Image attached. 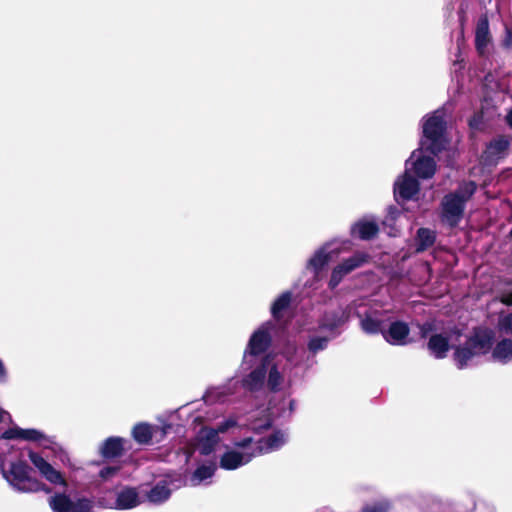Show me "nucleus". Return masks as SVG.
I'll return each instance as SVG.
<instances>
[{"instance_id": "obj_41", "label": "nucleus", "mask_w": 512, "mask_h": 512, "mask_svg": "<svg viewBox=\"0 0 512 512\" xmlns=\"http://www.w3.org/2000/svg\"><path fill=\"white\" fill-rule=\"evenodd\" d=\"M252 442H253V438L252 437H246V438L241 439L240 441L235 442L234 446L238 447V448H246Z\"/></svg>"}, {"instance_id": "obj_40", "label": "nucleus", "mask_w": 512, "mask_h": 512, "mask_svg": "<svg viewBox=\"0 0 512 512\" xmlns=\"http://www.w3.org/2000/svg\"><path fill=\"white\" fill-rule=\"evenodd\" d=\"M236 424L235 420L228 419L219 423L216 430L218 433H225L229 428L236 426Z\"/></svg>"}, {"instance_id": "obj_25", "label": "nucleus", "mask_w": 512, "mask_h": 512, "mask_svg": "<svg viewBox=\"0 0 512 512\" xmlns=\"http://www.w3.org/2000/svg\"><path fill=\"white\" fill-rule=\"evenodd\" d=\"M345 322L343 316L336 313H326L321 320L319 327L328 331H334Z\"/></svg>"}, {"instance_id": "obj_24", "label": "nucleus", "mask_w": 512, "mask_h": 512, "mask_svg": "<svg viewBox=\"0 0 512 512\" xmlns=\"http://www.w3.org/2000/svg\"><path fill=\"white\" fill-rule=\"evenodd\" d=\"M218 441V431L214 429H210L205 437L202 439L199 452L201 455L207 456L210 455L214 450Z\"/></svg>"}, {"instance_id": "obj_6", "label": "nucleus", "mask_w": 512, "mask_h": 512, "mask_svg": "<svg viewBox=\"0 0 512 512\" xmlns=\"http://www.w3.org/2000/svg\"><path fill=\"white\" fill-rule=\"evenodd\" d=\"M104 500L105 499L99 500L101 506L119 510L133 509L140 503L139 494L137 490L132 487L123 488L116 494V498L107 504L104 503Z\"/></svg>"}, {"instance_id": "obj_9", "label": "nucleus", "mask_w": 512, "mask_h": 512, "mask_svg": "<svg viewBox=\"0 0 512 512\" xmlns=\"http://www.w3.org/2000/svg\"><path fill=\"white\" fill-rule=\"evenodd\" d=\"M409 333L410 329L406 323L396 321L390 325L387 331L383 332V337L392 345L403 346L409 342Z\"/></svg>"}, {"instance_id": "obj_36", "label": "nucleus", "mask_w": 512, "mask_h": 512, "mask_svg": "<svg viewBox=\"0 0 512 512\" xmlns=\"http://www.w3.org/2000/svg\"><path fill=\"white\" fill-rule=\"evenodd\" d=\"M23 430H24L23 428H20L18 426L8 428L1 434L0 438L7 439V440H11V439H21L22 440Z\"/></svg>"}, {"instance_id": "obj_2", "label": "nucleus", "mask_w": 512, "mask_h": 512, "mask_svg": "<svg viewBox=\"0 0 512 512\" xmlns=\"http://www.w3.org/2000/svg\"><path fill=\"white\" fill-rule=\"evenodd\" d=\"M493 332L489 329H478L454 352V361L459 369L467 367L475 357L488 353L493 342Z\"/></svg>"}, {"instance_id": "obj_30", "label": "nucleus", "mask_w": 512, "mask_h": 512, "mask_svg": "<svg viewBox=\"0 0 512 512\" xmlns=\"http://www.w3.org/2000/svg\"><path fill=\"white\" fill-rule=\"evenodd\" d=\"M329 339L327 337H312L308 342V350L316 354L319 351L324 350L327 347Z\"/></svg>"}, {"instance_id": "obj_11", "label": "nucleus", "mask_w": 512, "mask_h": 512, "mask_svg": "<svg viewBox=\"0 0 512 512\" xmlns=\"http://www.w3.org/2000/svg\"><path fill=\"white\" fill-rule=\"evenodd\" d=\"M491 34L487 17H481L475 30V46L479 54L484 55L491 44Z\"/></svg>"}, {"instance_id": "obj_42", "label": "nucleus", "mask_w": 512, "mask_h": 512, "mask_svg": "<svg viewBox=\"0 0 512 512\" xmlns=\"http://www.w3.org/2000/svg\"><path fill=\"white\" fill-rule=\"evenodd\" d=\"M6 378H7V371H6V368L4 366V363L0 359V382L1 383L5 382Z\"/></svg>"}, {"instance_id": "obj_27", "label": "nucleus", "mask_w": 512, "mask_h": 512, "mask_svg": "<svg viewBox=\"0 0 512 512\" xmlns=\"http://www.w3.org/2000/svg\"><path fill=\"white\" fill-rule=\"evenodd\" d=\"M435 235L434 232L421 228L417 234V251H423L434 243Z\"/></svg>"}, {"instance_id": "obj_38", "label": "nucleus", "mask_w": 512, "mask_h": 512, "mask_svg": "<svg viewBox=\"0 0 512 512\" xmlns=\"http://www.w3.org/2000/svg\"><path fill=\"white\" fill-rule=\"evenodd\" d=\"M498 325L501 331L512 334V314L501 317Z\"/></svg>"}, {"instance_id": "obj_44", "label": "nucleus", "mask_w": 512, "mask_h": 512, "mask_svg": "<svg viewBox=\"0 0 512 512\" xmlns=\"http://www.w3.org/2000/svg\"><path fill=\"white\" fill-rule=\"evenodd\" d=\"M504 45L506 47H510L512 45V33L510 30H507L506 37L504 39Z\"/></svg>"}, {"instance_id": "obj_35", "label": "nucleus", "mask_w": 512, "mask_h": 512, "mask_svg": "<svg viewBox=\"0 0 512 512\" xmlns=\"http://www.w3.org/2000/svg\"><path fill=\"white\" fill-rule=\"evenodd\" d=\"M281 375L277 368L273 366L269 371L268 385L272 391H276L280 384Z\"/></svg>"}, {"instance_id": "obj_45", "label": "nucleus", "mask_w": 512, "mask_h": 512, "mask_svg": "<svg viewBox=\"0 0 512 512\" xmlns=\"http://www.w3.org/2000/svg\"><path fill=\"white\" fill-rule=\"evenodd\" d=\"M508 124L512 127V110L506 116Z\"/></svg>"}, {"instance_id": "obj_12", "label": "nucleus", "mask_w": 512, "mask_h": 512, "mask_svg": "<svg viewBox=\"0 0 512 512\" xmlns=\"http://www.w3.org/2000/svg\"><path fill=\"white\" fill-rule=\"evenodd\" d=\"M125 439L118 436H111L104 440L100 448V454L104 459H115L121 457L125 452Z\"/></svg>"}, {"instance_id": "obj_7", "label": "nucleus", "mask_w": 512, "mask_h": 512, "mask_svg": "<svg viewBox=\"0 0 512 512\" xmlns=\"http://www.w3.org/2000/svg\"><path fill=\"white\" fill-rule=\"evenodd\" d=\"M50 507L53 512H89L91 506L87 499L80 500L78 510L74 502L66 494H56L50 499Z\"/></svg>"}, {"instance_id": "obj_20", "label": "nucleus", "mask_w": 512, "mask_h": 512, "mask_svg": "<svg viewBox=\"0 0 512 512\" xmlns=\"http://www.w3.org/2000/svg\"><path fill=\"white\" fill-rule=\"evenodd\" d=\"M331 259V253H328L324 248H321L310 258L307 267L314 272L315 276H318Z\"/></svg>"}, {"instance_id": "obj_37", "label": "nucleus", "mask_w": 512, "mask_h": 512, "mask_svg": "<svg viewBox=\"0 0 512 512\" xmlns=\"http://www.w3.org/2000/svg\"><path fill=\"white\" fill-rule=\"evenodd\" d=\"M401 216V212L396 207H390L388 209L387 216L383 220L385 226L393 227V223Z\"/></svg>"}, {"instance_id": "obj_23", "label": "nucleus", "mask_w": 512, "mask_h": 512, "mask_svg": "<svg viewBox=\"0 0 512 512\" xmlns=\"http://www.w3.org/2000/svg\"><path fill=\"white\" fill-rule=\"evenodd\" d=\"M216 464L211 462L210 464H202L198 466L191 476V482L194 485L200 484L202 481L211 478L216 471Z\"/></svg>"}, {"instance_id": "obj_43", "label": "nucleus", "mask_w": 512, "mask_h": 512, "mask_svg": "<svg viewBox=\"0 0 512 512\" xmlns=\"http://www.w3.org/2000/svg\"><path fill=\"white\" fill-rule=\"evenodd\" d=\"M501 301L506 305H512V292L508 294H504L502 296Z\"/></svg>"}, {"instance_id": "obj_15", "label": "nucleus", "mask_w": 512, "mask_h": 512, "mask_svg": "<svg viewBox=\"0 0 512 512\" xmlns=\"http://www.w3.org/2000/svg\"><path fill=\"white\" fill-rule=\"evenodd\" d=\"M491 357L495 362L507 364L512 362V340L502 339L492 349Z\"/></svg>"}, {"instance_id": "obj_29", "label": "nucleus", "mask_w": 512, "mask_h": 512, "mask_svg": "<svg viewBox=\"0 0 512 512\" xmlns=\"http://www.w3.org/2000/svg\"><path fill=\"white\" fill-rule=\"evenodd\" d=\"M273 420L270 417L255 419L251 422L249 429L255 434H262L272 428Z\"/></svg>"}, {"instance_id": "obj_19", "label": "nucleus", "mask_w": 512, "mask_h": 512, "mask_svg": "<svg viewBox=\"0 0 512 512\" xmlns=\"http://www.w3.org/2000/svg\"><path fill=\"white\" fill-rule=\"evenodd\" d=\"M291 301L292 293L290 291L283 292L275 299L271 306V314L276 321H280L283 318V311L290 307Z\"/></svg>"}, {"instance_id": "obj_31", "label": "nucleus", "mask_w": 512, "mask_h": 512, "mask_svg": "<svg viewBox=\"0 0 512 512\" xmlns=\"http://www.w3.org/2000/svg\"><path fill=\"white\" fill-rule=\"evenodd\" d=\"M49 482L53 484H58L63 481V477L59 471L54 469V467L49 463V465L40 472Z\"/></svg>"}, {"instance_id": "obj_26", "label": "nucleus", "mask_w": 512, "mask_h": 512, "mask_svg": "<svg viewBox=\"0 0 512 512\" xmlns=\"http://www.w3.org/2000/svg\"><path fill=\"white\" fill-rule=\"evenodd\" d=\"M171 495V491L165 485H155L148 493L149 501L153 503H162Z\"/></svg>"}, {"instance_id": "obj_8", "label": "nucleus", "mask_w": 512, "mask_h": 512, "mask_svg": "<svg viewBox=\"0 0 512 512\" xmlns=\"http://www.w3.org/2000/svg\"><path fill=\"white\" fill-rule=\"evenodd\" d=\"M409 172L410 168L406 167L403 176L399 177L395 182L394 192L397 198L409 200L419 192V183Z\"/></svg>"}, {"instance_id": "obj_47", "label": "nucleus", "mask_w": 512, "mask_h": 512, "mask_svg": "<svg viewBox=\"0 0 512 512\" xmlns=\"http://www.w3.org/2000/svg\"><path fill=\"white\" fill-rule=\"evenodd\" d=\"M363 261H364V260H361V261H359V262H358V261H357V259H356V257L354 256V263H353V266L355 267V266L359 265V264H360L361 262H363Z\"/></svg>"}, {"instance_id": "obj_21", "label": "nucleus", "mask_w": 512, "mask_h": 512, "mask_svg": "<svg viewBox=\"0 0 512 512\" xmlns=\"http://www.w3.org/2000/svg\"><path fill=\"white\" fill-rule=\"evenodd\" d=\"M133 439L140 445H148L152 442L153 428L148 423H137L132 429Z\"/></svg>"}, {"instance_id": "obj_4", "label": "nucleus", "mask_w": 512, "mask_h": 512, "mask_svg": "<svg viewBox=\"0 0 512 512\" xmlns=\"http://www.w3.org/2000/svg\"><path fill=\"white\" fill-rule=\"evenodd\" d=\"M32 468L23 460L12 462L4 477L19 491L36 492L42 489L43 483L31 477Z\"/></svg>"}, {"instance_id": "obj_22", "label": "nucleus", "mask_w": 512, "mask_h": 512, "mask_svg": "<svg viewBox=\"0 0 512 512\" xmlns=\"http://www.w3.org/2000/svg\"><path fill=\"white\" fill-rule=\"evenodd\" d=\"M352 271V257L347 258L342 264L336 266L331 274L328 286L331 290L335 289L343 277Z\"/></svg>"}, {"instance_id": "obj_10", "label": "nucleus", "mask_w": 512, "mask_h": 512, "mask_svg": "<svg viewBox=\"0 0 512 512\" xmlns=\"http://www.w3.org/2000/svg\"><path fill=\"white\" fill-rule=\"evenodd\" d=\"M266 374L267 367L265 363H262L242 379L241 385L249 392L260 391L264 385Z\"/></svg>"}, {"instance_id": "obj_33", "label": "nucleus", "mask_w": 512, "mask_h": 512, "mask_svg": "<svg viewBox=\"0 0 512 512\" xmlns=\"http://www.w3.org/2000/svg\"><path fill=\"white\" fill-rule=\"evenodd\" d=\"M362 329L370 334L380 331V323L372 318H365L361 322Z\"/></svg>"}, {"instance_id": "obj_18", "label": "nucleus", "mask_w": 512, "mask_h": 512, "mask_svg": "<svg viewBox=\"0 0 512 512\" xmlns=\"http://www.w3.org/2000/svg\"><path fill=\"white\" fill-rule=\"evenodd\" d=\"M508 145V140L503 137L495 139L487 146L484 152L485 160L491 163L495 162L508 148Z\"/></svg>"}, {"instance_id": "obj_34", "label": "nucleus", "mask_w": 512, "mask_h": 512, "mask_svg": "<svg viewBox=\"0 0 512 512\" xmlns=\"http://www.w3.org/2000/svg\"><path fill=\"white\" fill-rule=\"evenodd\" d=\"M28 456H29V459L32 462V464L40 472L43 471L49 465V463L41 455H39L36 452L30 451Z\"/></svg>"}, {"instance_id": "obj_39", "label": "nucleus", "mask_w": 512, "mask_h": 512, "mask_svg": "<svg viewBox=\"0 0 512 512\" xmlns=\"http://www.w3.org/2000/svg\"><path fill=\"white\" fill-rule=\"evenodd\" d=\"M119 470V466H105L100 470L99 475L101 478L107 479L117 474Z\"/></svg>"}, {"instance_id": "obj_28", "label": "nucleus", "mask_w": 512, "mask_h": 512, "mask_svg": "<svg viewBox=\"0 0 512 512\" xmlns=\"http://www.w3.org/2000/svg\"><path fill=\"white\" fill-rule=\"evenodd\" d=\"M22 440L38 443H53L50 437L46 436L43 432L34 428L24 429Z\"/></svg>"}, {"instance_id": "obj_14", "label": "nucleus", "mask_w": 512, "mask_h": 512, "mask_svg": "<svg viewBox=\"0 0 512 512\" xmlns=\"http://www.w3.org/2000/svg\"><path fill=\"white\" fill-rule=\"evenodd\" d=\"M254 454L244 455L241 452L230 450L225 452L220 458V467L225 470H235L242 465L247 464Z\"/></svg>"}, {"instance_id": "obj_17", "label": "nucleus", "mask_w": 512, "mask_h": 512, "mask_svg": "<svg viewBox=\"0 0 512 512\" xmlns=\"http://www.w3.org/2000/svg\"><path fill=\"white\" fill-rule=\"evenodd\" d=\"M449 348L450 344L448 337L442 334H434L430 337L428 349L434 357L438 359L446 357Z\"/></svg>"}, {"instance_id": "obj_13", "label": "nucleus", "mask_w": 512, "mask_h": 512, "mask_svg": "<svg viewBox=\"0 0 512 512\" xmlns=\"http://www.w3.org/2000/svg\"><path fill=\"white\" fill-rule=\"evenodd\" d=\"M379 230L378 222L372 216L363 217L354 225V232L362 240L374 239L378 235Z\"/></svg>"}, {"instance_id": "obj_16", "label": "nucleus", "mask_w": 512, "mask_h": 512, "mask_svg": "<svg viewBox=\"0 0 512 512\" xmlns=\"http://www.w3.org/2000/svg\"><path fill=\"white\" fill-rule=\"evenodd\" d=\"M284 444V435L280 430L274 431L266 438H261L256 447L258 454L268 453L280 448Z\"/></svg>"}, {"instance_id": "obj_5", "label": "nucleus", "mask_w": 512, "mask_h": 512, "mask_svg": "<svg viewBox=\"0 0 512 512\" xmlns=\"http://www.w3.org/2000/svg\"><path fill=\"white\" fill-rule=\"evenodd\" d=\"M271 322L262 324L256 331L251 335L246 353L252 356H258L266 352L272 343V337L269 332Z\"/></svg>"}, {"instance_id": "obj_3", "label": "nucleus", "mask_w": 512, "mask_h": 512, "mask_svg": "<svg viewBox=\"0 0 512 512\" xmlns=\"http://www.w3.org/2000/svg\"><path fill=\"white\" fill-rule=\"evenodd\" d=\"M473 182L463 184L456 193L447 195L442 201V219L450 226L459 223L463 216L465 202L473 195Z\"/></svg>"}, {"instance_id": "obj_1", "label": "nucleus", "mask_w": 512, "mask_h": 512, "mask_svg": "<svg viewBox=\"0 0 512 512\" xmlns=\"http://www.w3.org/2000/svg\"><path fill=\"white\" fill-rule=\"evenodd\" d=\"M445 143L444 112L437 110L424 120L420 148L413 151L410 159L406 162V167L410 168V171L413 170L420 178L432 177L436 170V164L434 159L426 153L436 155L444 149Z\"/></svg>"}, {"instance_id": "obj_32", "label": "nucleus", "mask_w": 512, "mask_h": 512, "mask_svg": "<svg viewBox=\"0 0 512 512\" xmlns=\"http://www.w3.org/2000/svg\"><path fill=\"white\" fill-rule=\"evenodd\" d=\"M49 482L53 484H58L63 481V477L59 471L54 469V467L49 463V465L40 472Z\"/></svg>"}, {"instance_id": "obj_46", "label": "nucleus", "mask_w": 512, "mask_h": 512, "mask_svg": "<svg viewBox=\"0 0 512 512\" xmlns=\"http://www.w3.org/2000/svg\"><path fill=\"white\" fill-rule=\"evenodd\" d=\"M5 414H7V412L0 407V423L3 421Z\"/></svg>"}]
</instances>
